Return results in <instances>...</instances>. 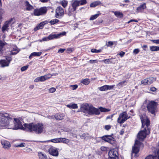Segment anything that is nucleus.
Instances as JSON below:
<instances>
[{
  "instance_id": "0eeeda50",
  "label": "nucleus",
  "mask_w": 159,
  "mask_h": 159,
  "mask_svg": "<svg viewBox=\"0 0 159 159\" xmlns=\"http://www.w3.org/2000/svg\"><path fill=\"white\" fill-rule=\"evenodd\" d=\"M142 145L143 143L140 142L139 140H136L135 142V145L132 148V154H131V158H132L133 156V154L134 153V156L135 157H137L138 156L137 155V153H138L139 149L138 147L137 146L139 145Z\"/></svg>"
},
{
  "instance_id": "680f3d73",
  "label": "nucleus",
  "mask_w": 159,
  "mask_h": 159,
  "mask_svg": "<svg viewBox=\"0 0 159 159\" xmlns=\"http://www.w3.org/2000/svg\"><path fill=\"white\" fill-rule=\"evenodd\" d=\"M157 89L155 87H152L150 88V90L152 92H155L156 91Z\"/></svg>"
},
{
  "instance_id": "69168bd1",
  "label": "nucleus",
  "mask_w": 159,
  "mask_h": 159,
  "mask_svg": "<svg viewBox=\"0 0 159 159\" xmlns=\"http://www.w3.org/2000/svg\"><path fill=\"white\" fill-rule=\"evenodd\" d=\"M66 34V33L65 32H63L62 33H60L59 34H59V38H60V37L62 36V35H64Z\"/></svg>"
},
{
  "instance_id": "4c0bfd02",
  "label": "nucleus",
  "mask_w": 159,
  "mask_h": 159,
  "mask_svg": "<svg viewBox=\"0 0 159 159\" xmlns=\"http://www.w3.org/2000/svg\"><path fill=\"white\" fill-rule=\"evenodd\" d=\"M5 45V43L0 40V52L3 51V48Z\"/></svg>"
},
{
  "instance_id": "2f4dec72",
  "label": "nucleus",
  "mask_w": 159,
  "mask_h": 159,
  "mask_svg": "<svg viewBox=\"0 0 159 159\" xmlns=\"http://www.w3.org/2000/svg\"><path fill=\"white\" fill-rule=\"evenodd\" d=\"M67 107H68L71 108L73 109H76L78 108L77 104L75 103L67 105Z\"/></svg>"
},
{
  "instance_id": "423d86ee",
  "label": "nucleus",
  "mask_w": 159,
  "mask_h": 159,
  "mask_svg": "<svg viewBox=\"0 0 159 159\" xmlns=\"http://www.w3.org/2000/svg\"><path fill=\"white\" fill-rule=\"evenodd\" d=\"M157 103L154 101L148 102L147 106V110L148 112L152 114L155 115L157 110Z\"/></svg>"
},
{
  "instance_id": "a878e982",
  "label": "nucleus",
  "mask_w": 159,
  "mask_h": 159,
  "mask_svg": "<svg viewBox=\"0 0 159 159\" xmlns=\"http://www.w3.org/2000/svg\"><path fill=\"white\" fill-rule=\"evenodd\" d=\"M76 10L74 8H73L72 6L71 7H70L68 9V15L70 16H71L73 12L75 11Z\"/></svg>"
},
{
  "instance_id": "f03ea898",
  "label": "nucleus",
  "mask_w": 159,
  "mask_h": 159,
  "mask_svg": "<svg viewBox=\"0 0 159 159\" xmlns=\"http://www.w3.org/2000/svg\"><path fill=\"white\" fill-rule=\"evenodd\" d=\"M24 125L26 129L29 132H34L36 134H41L43 132L44 126L42 123L35 124L31 123L29 124H24Z\"/></svg>"
},
{
  "instance_id": "de8ad7c7",
  "label": "nucleus",
  "mask_w": 159,
  "mask_h": 159,
  "mask_svg": "<svg viewBox=\"0 0 159 159\" xmlns=\"http://www.w3.org/2000/svg\"><path fill=\"white\" fill-rule=\"evenodd\" d=\"M126 82L125 80H124L122 82H120L118 84H117L116 85L117 86H119L120 87H121Z\"/></svg>"
},
{
  "instance_id": "9b49d317",
  "label": "nucleus",
  "mask_w": 159,
  "mask_h": 159,
  "mask_svg": "<svg viewBox=\"0 0 159 159\" xmlns=\"http://www.w3.org/2000/svg\"><path fill=\"white\" fill-rule=\"evenodd\" d=\"M118 152L114 149L110 150L108 152L109 159H118Z\"/></svg>"
},
{
  "instance_id": "09e8293b",
  "label": "nucleus",
  "mask_w": 159,
  "mask_h": 159,
  "mask_svg": "<svg viewBox=\"0 0 159 159\" xmlns=\"http://www.w3.org/2000/svg\"><path fill=\"white\" fill-rule=\"evenodd\" d=\"M114 43H115V45H116V42H112L110 41L108 42L107 45L108 46H110L113 45L114 44Z\"/></svg>"
},
{
  "instance_id": "c85d7f7f",
  "label": "nucleus",
  "mask_w": 159,
  "mask_h": 159,
  "mask_svg": "<svg viewBox=\"0 0 159 159\" xmlns=\"http://www.w3.org/2000/svg\"><path fill=\"white\" fill-rule=\"evenodd\" d=\"M113 12L115 14V15L117 17L119 18H122L123 16V13L121 12H120L119 11H113Z\"/></svg>"
},
{
  "instance_id": "412c9836",
  "label": "nucleus",
  "mask_w": 159,
  "mask_h": 159,
  "mask_svg": "<svg viewBox=\"0 0 159 159\" xmlns=\"http://www.w3.org/2000/svg\"><path fill=\"white\" fill-rule=\"evenodd\" d=\"M54 117L57 120H61L63 118L64 114L61 113H57L55 115Z\"/></svg>"
},
{
  "instance_id": "ddd939ff",
  "label": "nucleus",
  "mask_w": 159,
  "mask_h": 159,
  "mask_svg": "<svg viewBox=\"0 0 159 159\" xmlns=\"http://www.w3.org/2000/svg\"><path fill=\"white\" fill-rule=\"evenodd\" d=\"M56 18H59V16H62L64 14V10L61 7H57L56 10Z\"/></svg>"
},
{
  "instance_id": "6e6552de",
  "label": "nucleus",
  "mask_w": 159,
  "mask_h": 159,
  "mask_svg": "<svg viewBox=\"0 0 159 159\" xmlns=\"http://www.w3.org/2000/svg\"><path fill=\"white\" fill-rule=\"evenodd\" d=\"M129 119L126 111L121 113L119 115L117 119V122L121 124L124 123L127 119Z\"/></svg>"
},
{
  "instance_id": "aec40b11",
  "label": "nucleus",
  "mask_w": 159,
  "mask_h": 159,
  "mask_svg": "<svg viewBox=\"0 0 159 159\" xmlns=\"http://www.w3.org/2000/svg\"><path fill=\"white\" fill-rule=\"evenodd\" d=\"M59 34H52L48 36V39L50 40L54 39L59 38Z\"/></svg>"
},
{
  "instance_id": "58836bf2",
  "label": "nucleus",
  "mask_w": 159,
  "mask_h": 159,
  "mask_svg": "<svg viewBox=\"0 0 159 159\" xmlns=\"http://www.w3.org/2000/svg\"><path fill=\"white\" fill-rule=\"evenodd\" d=\"M98 89L101 91H104L107 90V85H104L98 88Z\"/></svg>"
},
{
  "instance_id": "a211bd4d",
  "label": "nucleus",
  "mask_w": 159,
  "mask_h": 159,
  "mask_svg": "<svg viewBox=\"0 0 159 159\" xmlns=\"http://www.w3.org/2000/svg\"><path fill=\"white\" fill-rule=\"evenodd\" d=\"M1 143L3 147L5 148H8L11 146L10 143L6 140H3L1 141Z\"/></svg>"
},
{
  "instance_id": "8fccbe9b",
  "label": "nucleus",
  "mask_w": 159,
  "mask_h": 159,
  "mask_svg": "<svg viewBox=\"0 0 159 159\" xmlns=\"http://www.w3.org/2000/svg\"><path fill=\"white\" fill-rule=\"evenodd\" d=\"M147 80V79H145L143 80H142L141 81V84L144 85L148 84V83Z\"/></svg>"
},
{
  "instance_id": "72a5a7b5",
  "label": "nucleus",
  "mask_w": 159,
  "mask_h": 159,
  "mask_svg": "<svg viewBox=\"0 0 159 159\" xmlns=\"http://www.w3.org/2000/svg\"><path fill=\"white\" fill-rule=\"evenodd\" d=\"M100 111H100L102 112H106L109 111H110V110L106 109L105 108H103L102 107H100L99 108V109H98Z\"/></svg>"
},
{
  "instance_id": "ea45409f",
  "label": "nucleus",
  "mask_w": 159,
  "mask_h": 159,
  "mask_svg": "<svg viewBox=\"0 0 159 159\" xmlns=\"http://www.w3.org/2000/svg\"><path fill=\"white\" fill-rule=\"evenodd\" d=\"M59 21V20L58 19H55L51 20L50 22L51 25H54L56 23H57Z\"/></svg>"
},
{
  "instance_id": "3c124183",
  "label": "nucleus",
  "mask_w": 159,
  "mask_h": 159,
  "mask_svg": "<svg viewBox=\"0 0 159 159\" xmlns=\"http://www.w3.org/2000/svg\"><path fill=\"white\" fill-rule=\"evenodd\" d=\"M28 66H23L21 68V70L22 71H23L26 70L28 68Z\"/></svg>"
},
{
  "instance_id": "4468645a",
  "label": "nucleus",
  "mask_w": 159,
  "mask_h": 159,
  "mask_svg": "<svg viewBox=\"0 0 159 159\" xmlns=\"http://www.w3.org/2000/svg\"><path fill=\"white\" fill-rule=\"evenodd\" d=\"M8 59H7V57L6 58L7 59V61H6V60H2L0 61V65L2 67H4L5 66H8L11 60V59L9 57H7Z\"/></svg>"
},
{
  "instance_id": "c03bdc74",
  "label": "nucleus",
  "mask_w": 159,
  "mask_h": 159,
  "mask_svg": "<svg viewBox=\"0 0 159 159\" xmlns=\"http://www.w3.org/2000/svg\"><path fill=\"white\" fill-rule=\"evenodd\" d=\"M69 142V140L65 138H62V140L61 142L65 143H67Z\"/></svg>"
},
{
  "instance_id": "1a4fd4ad",
  "label": "nucleus",
  "mask_w": 159,
  "mask_h": 159,
  "mask_svg": "<svg viewBox=\"0 0 159 159\" xmlns=\"http://www.w3.org/2000/svg\"><path fill=\"white\" fill-rule=\"evenodd\" d=\"M101 139L105 142H108L111 144H114L115 143V139L111 135H105L102 137Z\"/></svg>"
},
{
  "instance_id": "2eb2a0df",
  "label": "nucleus",
  "mask_w": 159,
  "mask_h": 159,
  "mask_svg": "<svg viewBox=\"0 0 159 159\" xmlns=\"http://www.w3.org/2000/svg\"><path fill=\"white\" fill-rule=\"evenodd\" d=\"M46 11L47 10L46 8H42L39 9H35L34 13L35 16H39L46 13Z\"/></svg>"
},
{
  "instance_id": "c9c22d12",
  "label": "nucleus",
  "mask_w": 159,
  "mask_h": 159,
  "mask_svg": "<svg viewBox=\"0 0 159 159\" xmlns=\"http://www.w3.org/2000/svg\"><path fill=\"white\" fill-rule=\"evenodd\" d=\"M4 12L2 8L0 9V25L1 24L2 21V15Z\"/></svg>"
},
{
  "instance_id": "49530a36",
  "label": "nucleus",
  "mask_w": 159,
  "mask_h": 159,
  "mask_svg": "<svg viewBox=\"0 0 159 159\" xmlns=\"http://www.w3.org/2000/svg\"><path fill=\"white\" fill-rule=\"evenodd\" d=\"M25 143H21L20 144H18L16 145V147H23L25 146Z\"/></svg>"
},
{
  "instance_id": "cd10ccee",
  "label": "nucleus",
  "mask_w": 159,
  "mask_h": 159,
  "mask_svg": "<svg viewBox=\"0 0 159 159\" xmlns=\"http://www.w3.org/2000/svg\"><path fill=\"white\" fill-rule=\"evenodd\" d=\"M41 52H34L31 53L29 57V58L31 59L33 56H40L41 54Z\"/></svg>"
},
{
  "instance_id": "dca6fc26",
  "label": "nucleus",
  "mask_w": 159,
  "mask_h": 159,
  "mask_svg": "<svg viewBox=\"0 0 159 159\" xmlns=\"http://www.w3.org/2000/svg\"><path fill=\"white\" fill-rule=\"evenodd\" d=\"M48 23V21L47 20H45L42 22L40 24L37 25L34 28V30L36 31L38 30L43 28V26L46 24Z\"/></svg>"
},
{
  "instance_id": "39448f33",
  "label": "nucleus",
  "mask_w": 159,
  "mask_h": 159,
  "mask_svg": "<svg viewBox=\"0 0 159 159\" xmlns=\"http://www.w3.org/2000/svg\"><path fill=\"white\" fill-rule=\"evenodd\" d=\"M9 129H21L24 130L25 128L23 127L21 122L20 120L14 118V120H12V122L10 124Z\"/></svg>"
},
{
  "instance_id": "5fc2aeb1",
  "label": "nucleus",
  "mask_w": 159,
  "mask_h": 159,
  "mask_svg": "<svg viewBox=\"0 0 159 159\" xmlns=\"http://www.w3.org/2000/svg\"><path fill=\"white\" fill-rule=\"evenodd\" d=\"M70 87L72 88V90H75L78 87V85H71L70 86Z\"/></svg>"
},
{
  "instance_id": "13d9d810",
  "label": "nucleus",
  "mask_w": 159,
  "mask_h": 159,
  "mask_svg": "<svg viewBox=\"0 0 159 159\" xmlns=\"http://www.w3.org/2000/svg\"><path fill=\"white\" fill-rule=\"evenodd\" d=\"M125 54V52L123 51L120 52V53H118V55H120V56L122 57H123L124 54Z\"/></svg>"
},
{
  "instance_id": "20e7f679",
  "label": "nucleus",
  "mask_w": 159,
  "mask_h": 159,
  "mask_svg": "<svg viewBox=\"0 0 159 159\" xmlns=\"http://www.w3.org/2000/svg\"><path fill=\"white\" fill-rule=\"evenodd\" d=\"M80 111L89 115L100 114L98 109L93 107L92 105H89L87 103L83 104L81 106Z\"/></svg>"
},
{
  "instance_id": "a19ab883",
  "label": "nucleus",
  "mask_w": 159,
  "mask_h": 159,
  "mask_svg": "<svg viewBox=\"0 0 159 159\" xmlns=\"http://www.w3.org/2000/svg\"><path fill=\"white\" fill-rule=\"evenodd\" d=\"M91 52L93 53H99L102 51L101 49L97 50L95 49H92L91 50Z\"/></svg>"
},
{
  "instance_id": "393cba45",
  "label": "nucleus",
  "mask_w": 159,
  "mask_h": 159,
  "mask_svg": "<svg viewBox=\"0 0 159 159\" xmlns=\"http://www.w3.org/2000/svg\"><path fill=\"white\" fill-rule=\"evenodd\" d=\"M101 4V2L99 1L94 2L91 3L90 5V7H94Z\"/></svg>"
},
{
  "instance_id": "338daca9",
  "label": "nucleus",
  "mask_w": 159,
  "mask_h": 159,
  "mask_svg": "<svg viewBox=\"0 0 159 159\" xmlns=\"http://www.w3.org/2000/svg\"><path fill=\"white\" fill-rule=\"evenodd\" d=\"M111 127L110 125H106L105 126V129L107 130H108Z\"/></svg>"
},
{
  "instance_id": "e433bc0d",
  "label": "nucleus",
  "mask_w": 159,
  "mask_h": 159,
  "mask_svg": "<svg viewBox=\"0 0 159 159\" xmlns=\"http://www.w3.org/2000/svg\"><path fill=\"white\" fill-rule=\"evenodd\" d=\"M145 159H157V157L156 155L153 156L151 155H150L147 156Z\"/></svg>"
},
{
  "instance_id": "864d4df0",
  "label": "nucleus",
  "mask_w": 159,
  "mask_h": 159,
  "mask_svg": "<svg viewBox=\"0 0 159 159\" xmlns=\"http://www.w3.org/2000/svg\"><path fill=\"white\" fill-rule=\"evenodd\" d=\"M49 91L50 93H53L56 91V89L55 88H51L49 89Z\"/></svg>"
},
{
  "instance_id": "6e6d98bb",
  "label": "nucleus",
  "mask_w": 159,
  "mask_h": 159,
  "mask_svg": "<svg viewBox=\"0 0 159 159\" xmlns=\"http://www.w3.org/2000/svg\"><path fill=\"white\" fill-rule=\"evenodd\" d=\"M107 148L106 147L102 146L101 147L100 149L102 151H106L107 150Z\"/></svg>"
},
{
  "instance_id": "79ce46f5",
  "label": "nucleus",
  "mask_w": 159,
  "mask_h": 159,
  "mask_svg": "<svg viewBox=\"0 0 159 159\" xmlns=\"http://www.w3.org/2000/svg\"><path fill=\"white\" fill-rule=\"evenodd\" d=\"M61 3L62 6L64 8L66 7L67 5V2L65 0L62 1Z\"/></svg>"
},
{
  "instance_id": "4d7b16f0",
  "label": "nucleus",
  "mask_w": 159,
  "mask_h": 159,
  "mask_svg": "<svg viewBox=\"0 0 159 159\" xmlns=\"http://www.w3.org/2000/svg\"><path fill=\"white\" fill-rule=\"evenodd\" d=\"M49 40V39H48V37H44L42 39V40H40V41L41 42L42 41H48Z\"/></svg>"
},
{
  "instance_id": "f3484780",
  "label": "nucleus",
  "mask_w": 159,
  "mask_h": 159,
  "mask_svg": "<svg viewBox=\"0 0 159 159\" xmlns=\"http://www.w3.org/2000/svg\"><path fill=\"white\" fill-rule=\"evenodd\" d=\"M146 8V3H143L141 4L140 6L137 8L136 10L138 11L139 12H141L143 11Z\"/></svg>"
},
{
  "instance_id": "a18cd8bd",
  "label": "nucleus",
  "mask_w": 159,
  "mask_h": 159,
  "mask_svg": "<svg viewBox=\"0 0 159 159\" xmlns=\"http://www.w3.org/2000/svg\"><path fill=\"white\" fill-rule=\"evenodd\" d=\"M88 134L83 133L80 136V137L81 139H85L88 136Z\"/></svg>"
},
{
  "instance_id": "7ed1b4c3",
  "label": "nucleus",
  "mask_w": 159,
  "mask_h": 159,
  "mask_svg": "<svg viewBox=\"0 0 159 159\" xmlns=\"http://www.w3.org/2000/svg\"><path fill=\"white\" fill-rule=\"evenodd\" d=\"M12 119L9 115L4 112H0V127L9 129Z\"/></svg>"
},
{
  "instance_id": "5701e85b",
  "label": "nucleus",
  "mask_w": 159,
  "mask_h": 159,
  "mask_svg": "<svg viewBox=\"0 0 159 159\" xmlns=\"http://www.w3.org/2000/svg\"><path fill=\"white\" fill-rule=\"evenodd\" d=\"M25 4L26 7V9L27 10L31 11L33 9V6L30 4L29 2L28 1H25Z\"/></svg>"
},
{
  "instance_id": "f257e3e1",
  "label": "nucleus",
  "mask_w": 159,
  "mask_h": 159,
  "mask_svg": "<svg viewBox=\"0 0 159 159\" xmlns=\"http://www.w3.org/2000/svg\"><path fill=\"white\" fill-rule=\"evenodd\" d=\"M141 120L142 123V127L144 129L139 132L137 137L139 140L143 141L147 135L150 134V129L148 127L150 125V121L148 119H143L142 117H141Z\"/></svg>"
},
{
  "instance_id": "9d476101",
  "label": "nucleus",
  "mask_w": 159,
  "mask_h": 159,
  "mask_svg": "<svg viewBox=\"0 0 159 159\" xmlns=\"http://www.w3.org/2000/svg\"><path fill=\"white\" fill-rule=\"evenodd\" d=\"M48 152L50 155L53 156L57 157L59 154L58 149L52 146L48 149Z\"/></svg>"
},
{
  "instance_id": "603ef678",
  "label": "nucleus",
  "mask_w": 159,
  "mask_h": 159,
  "mask_svg": "<svg viewBox=\"0 0 159 159\" xmlns=\"http://www.w3.org/2000/svg\"><path fill=\"white\" fill-rule=\"evenodd\" d=\"M115 86V85H107V90H111Z\"/></svg>"
},
{
  "instance_id": "f704fd0d",
  "label": "nucleus",
  "mask_w": 159,
  "mask_h": 159,
  "mask_svg": "<svg viewBox=\"0 0 159 159\" xmlns=\"http://www.w3.org/2000/svg\"><path fill=\"white\" fill-rule=\"evenodd\" d=\"M100 14H97L94 15H92L89 19L90 20H92L95 19L99 16Z\"/></svg>"
},
{
  "instance_id": "6ab92c4d",
  "label": "nucleus",
  "mask_w": 159,
  "mask_h": 159,
  "mask_svg": "<svg viewBox=\"0 0 159 159\" xmlns=\"http://www.w3.org/2000/svg\"><path fill=\"white\" fill-rule=\"evenodd\" d=\"M114 58H110L105 59L102 61L104 62L105 64H115L116 62V61H114Z\"/></svg>"
},
{
  "instance_id": "473e14b6",
  "label": "nucleus",
  "mask_w": 159,
  "mask_h": 159,
  "mask_svg": "<svg viewBox=\"0 0 159 159\" xmlns=\"http://www.w3.org/2000/svg\"><path fill=\"white\" fill-rule=\"evenodd\" d=\"M150 49L152 51H159V47L152 46L150 47Z\"/></svg>"
},
{
  "instance_id": "052dcab7",
  "label": "nucleus",
  "mask_w": 159,
  "mask_h": 159,
  "mask_svg": "<svg viewBox=\"0 0 159 159\" xmlns=\"http://www.w3.org/2000/svg\"><path fill=\"white\" fill-rule=\"evenodd\" d=\"M151 41L155 43L159 44V39L152 40Z\"/></svg>"
},
{
  "instance_id": "c756f323",
  "label": "nucleus",
  "mask_w": 159,
  "mask_h": 159,
  "mask_svg": "<svg viewBox=\"0 0 159 159\" xmlns=\"http://www.w3.org/2000/svg\"><path fill=\"white\" fill-rule=\"evenodd\" d=\"M62 138H57L52 139L51 140V141L53 143H60L61 142L62 140Z\"/></svg>"
},
{
  "instance_id": "37998d69",
  "label": "nucleus",
  "mask_w": 159,
  "mask_h": 159,
  "mask_svg": "<svg viewBox=\"0 0 159 159\" xmlns=\"http://www.w3.org/2000/svg\"><path fill=\"white\" fill-rule=\"evenodd\" d=\"M79 1L80 2V4L81 5H84L86 4L87 2L86 0H80Z\"/></svg>"
},
{
  "instance_id": "b1692460",
  "label": "nucleus",
  "mask_w": 159,
  "mask_h": 159,
  "mask_svg": "<svg viewBox=\"0 0 159 159\" xmlns=\"http://www.w3.org/2000/svg\"><path fill=\"white\" fill-rule=\"evenodd\" d=\"M80 5L79 0H75L72 4V6L75 10L77 7Z\"/></svg>"
},
{
  "instance_id": "bf43d9fd",
  "label": "nucleus",
  "mask_w": 159,
  "mask_h": 159,
  "mask_svg": "<svg viewBox=\"0 0 159 159\" xmlns=\"http://www.w3.org/2000/svg\"><path fill=\"white\" fill-rule=\"evenodd\" d=\"M89 62L91 64H93L95 63H97V60H91L89 61Z\"/></svg>"
},
{
  "instance_id": "e2e57ef3",
  "label": "nucleus",
  "mask_w": 159,
  "mask_h": 159,
  "mask_svg": "<svg viewBox=\"0 0 159 159\" xmlns=\"http://www.w3.org/2000/svg\"><path fill=\"white\" fill-rule=\"evenodd\" d=\"M139 52V49H135L133 51V52L136 54H138Z\"/></svg>"
},
{
  "instance_id": "bb28decb",
  "label": "nucleus",
  "mask_w": 159,
  "mask_h": 159,
  "mask_svg": "<svg viewBox=\"0 0 159 159\" xmlns=\"http://www.w3.org/2000/svg\"><path fill=\"white\" fill-rule=\"evenodd\" d=\"M147 81L148 84H150L152 83L154 81L156 80V78L154 77H150L147 78Z\"/></svg>"
},
{
  "instance_id": "774afa93",
  "label": "nucleus",
  "mask_w": 159,
  "mask_h": 159,
  "mask_svg": "<svg viewBox=\"0 0 159 159\" xmlns=\"http://www.w3.org/2000/svg\"><path fill=\"white\" fill-rule=\"evenodd\" d=\"M67 51L68 52H71L72 51V50L71 48H68L67 49Z\"/></svg>"
},
{
  "instance_id": "f8f14e48",
  "label": "nucleus",
  "mask_w": 159,
  "mask_h": 159,
  "mask_svg": "<svg viewBox=\"0 0 159 159\" xmlns=\"http://www.w3.org/2000/svg\"><path fill=\"white\" fill-rule=\"evenodd\" d=\"M51 77V75H50V74H48L44 76L38 77L35 79L34 81L35 82L44 81L49 79Z\"/></svg>"
},
{
  "instance_id": "0e129e2a",
  "label": "nucleus",
  "mask_w": 159,
  "mask_h": 159,
  "mask_svg": "<svg viewBox=\"0 0 159 159\" xmlns=\"http://www.w3.org/2000/svg\"><path fill=\"white\" fill-rule=\"evenodd\" d=\"M65 50V49L60 48L58 51V52L59 53H63L64 52V51Z\"/></svg>"
},
{
  "instance_id": "4be33fe9",
  "label": "nucleus",
  "mask_w": 159,
  "mask_h": 159,
  "mask_svg": "<svg viewBox=\"0 0 159 159\" xmlns=\"http://www.w3.org/2000/svg\"><path fill=\"white\" fill-rule=\"evenodd\" d=\"M9 22L10 21H6L2 27V31L3 32H4L6 31H7L8 29V27H9Z\"/></svg>"
},
{
  "instance_id": "7c9ffc66",
  "label": "nucleus",
  "mask_w": 159,
  "mask_h": 159,
  "mask_svg": "<svg viewBox=\"0 0 159 159\" xmlns=\"http://www.w3.org/2000/svg\"><path fill=\"white\" fill-rule=\"evenodd\" d=\"M90 80L89 79L86 78L82 80L81 82L84 85H87L90 83Z\"/></svg>"
}]
</instances>
